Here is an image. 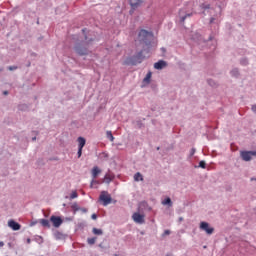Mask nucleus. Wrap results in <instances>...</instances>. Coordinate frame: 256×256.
I'll return each instance as SVG.
<instances>
[{
	"label": "nucleus",
	"instance_id": "9",
	"mask_svg": "<svg viewBox=\"0 0 256 256\" xmlns=\"http://www.w3.org/2000/svg\"><path fill=\"white\" fill-rule=\"evenodd\" d=\"M8 226L11 229H13L14 231H18L21 228V225L18 222L14 221V220H9L8 221Z\"/></svg>",
	"mask_w": 256,
	"mask_h": 256
},
{
	"label": "nucleus",
	"instance_id": "18",
	"mask_svg": "<svg viewBox=\"0 0 256 256\" xmlns=\"http://www.w3.org/2000/svg\"><path fill=\"white\" fill-rule=\"evenodd\" d=\"M162 204L172 206V200L170 199V197H167L165 200H163Z\"/></svg>",
	"mask_w": 256,
	"mask_h": 256
},
{
	"label": "nucleus",
	"instance_id": "2",
	"mask_svg": "<svg viewBox=\"0 0 256 256\" xmlns=\"http://www.w3.org/2000/svg\"><path fill=\"white\" fill-rule=\"evenodd\" d=\"M99 200L101 202H103V206H107V205L111 204L112 197L107 191H102L99 196Z\"/></svg>",
	"mask_w": 256,
	"mask_h": 256
},
{
	"label": "nucleus",
	"instance_id": "10",
	"mask_svg": "<svg viewBox=\"0 0 256 256\" xmlns=\"http://www.w3.org/2000/svg\"><path fill=\"white\" fill-rule=\"evenodd\" d=\"M166 66H167V64H166V62L163 61V60H160V61H158V62H156V63L154 64V68H155L156 70H162V69L165 68Z\"/></svg>",
	"mask_w": 256,
	"mask_h": 256
},
{
	"label": "nucleus",
	"instance_id": "21",
	"mask_svg": "<svg viewBox=\"0 0 256 256\" xmlns=\"http://www.w3.org/2000/svg\"><path fill=\"white\" fill-rule=\"evenodd\" d=\"M106 135H107V138L110 139L111 142L114 141V136L112 135V132H111V131H107V132H106Z\"/></svg>",
	"mask_w": 256,
	"mask_h": 256
},
{
	"label": "nucleus",
	"instance_id": "29",
	"mask_svg": "<svg viewBox=\"0 0 256 256\" xmlns=\"http://www.w3.org/2000/svg\"><path fill=\"white\" fill-rule=\"evenodd\" d=\"M167 235H170V230H165V232H164V236H167Z\"/></svg>",
	"mask_w": 256,
	"mask_h": 256
},
{
	"label": "nucleus",
	"instance_id": "24",
	"mask_svg": "<svg viewBox=\"0 0 256 256\" xmlns=\"http://www.w3.org/2000/svg\"><path fill=\"white\" fill-rule=\"evenodd\" d=\"M77 197H78V193L76 191H73L71 193L70 199L73 200V199H76Z\"/></svg>",
	"mask_w": 256,
	"mask_h": 256
},
{
	"label": "nucleus",
	"instance_id": "33",
	"mask_svg": "<svg viewBox=\"0 0 256 256\" xmlns=\"http://www.w3.org/2000/svg\"><path fill=\"white\" fill-rule=\"evenodd\" d=\"M254 180L256 181V178H251V181H254Z\"/></svg>",
	"mask_w": 256,
	"mask_h": 256
},
{
	"label": "nucleus",
	"instance_id": "20",
	"mask_svg": "<svg viewBox=\"0 0 256 256\" xmlns=\"http://www.w3.org/2000/svg\"><path fill=\"white\" fill-rule=\"evenodd\" d=\"M93 234L94 235H102V229H98V228H93Z\"/></svg>",
	"mask_w": 256,
	"mask_h": 256
},
{
	"label": "nucleus",
	"instance_id": "3",
	"mask_svg": "<svg viewBox=\"0 0 256 256\" xmlns=\"http://www.w3.org/2000/svg\"><path fill=\"white\" fill-rule=\"evenodd\" d=\"M253 156H256V150L255 151H241L242 160L245 162H250L252 160Z\"/></svg>",
	"mask_w": 256,
	"mask_h": 256
},
{
	"label": "nucleus",
	"instance_id": "17",
	"mask_svg": "<svg viewBox=\"0 0 256 256\" xmlns=\"http://www.w3.org/2000/svg\"><path fill=\"white\" fill-rule=\"evenodd\" d=\"M134 180L136 182L138 181H143V175L140 173V172H137L135 175H134Z\"/></svg>",
	"mask_w": 256,
	"mask_h": 256
},
{
	"label": "nucleus",
	"instance_id": "31",
	"mask_svg": "<svg viewBox=\"0 0 256 256\" xmlns=\"http://www.w3.org/2000/svg\"><path fill=\"white\" fill-rule=\"evenodd\" d=\"M3 246H4V242L0 241V247H3Z\"/></svg>",
	"mask_w": 256,
	"mask_h": 256
},
{
	"label": "nucleus",
	"instance_id": "6",
	"mask_svg": "<svg viewBox=\"0 0 256 256\" xmlns=\"http://www.w3.org/2000/svg\"><path fill=\"white\" fill-rule=\"evenodd\" d=\"M144 57H143V51H140L136 56H134L132 58V65L136 66L137 64H141L143 61Z\"/></svg>",
	"mask_w": 256,
	"mask_h": 256
},
{
	"label": "nucleus",
	"instance_id": "4",
	"mask_svg": "<svg viewBox=\"0 0 256 256\" xmlns=\"http://www.w3.org/2000/svg\"><path fill=\"white\" fill-rule=\"evenodd\" d=\"M200 229L205 231L208 235H212L214 233V228L210 227L209 223L205 221L200 223Z\"/></svg>",
	"mask_w": 256,
	"mask_h": 256
},
{
	"label": "nucleus",
	"instance_id": "32",
	"mask_svg": "<svg viewBox=\"0 0 256 256\" xmlns=\"http://www.w3.org/2000/svg\"><path fill=\"white\" fill-rule=\"evenodd\" d=\"M4 95H8V92L7 91H4V93H3Z\"/></svg>",
	"mask_w": 256,
	"mask_h": 256
},
{
	"label": "nucleus",
	"instance_id": "35",
	"mask_svg": "<svg viewBox=\"0 0 256 256\" xmlns=\"http://www.w3.org/2000/svg\"><path fill=\"white\" fill-rule=\"evenodd\" d=\"M92 182H93V183H96V181H95V180H93Z\"/></svg>",
	"mask_w": 256,
	"mask_h": 256
},
{
	"label": "nucleus",
	"instance_id": "28",
	"mask_svg": "<svg viewBox=\"0 0 256 256\" xmlns=\"http://www.w3.org/2000/svg\"><path fill=\"white\" fill-rule=\"evenodd\" d=\"M91 218H92L93 220H96V219H97V214L93 213L92 216H91Z\"/></svg>",
	"mask_w": 256,
	"mask_h": 256
},
{
	"label": "nucleus",
	"instance_id": "30",
	"mask_svg": "<svg viewBox=\"0 0 256 256\" xmlns=\"http://www.w3.org/2000/svg\"><path fill=\"white\" fill-rule=\"evenodd\" d=\"M252 111H253L254 113H256V104H254V105L252 106Z\"/></svg>",
	"mask_w": 256,
	"mask_h": 256
},
{
	"label": "nucleus",
	"instance_id": "34",
	"mask_svg": "<svg viewBox=\"0 0 256 256\" xmlns=\"http://www.w3.org/2000/svg\"><path fill=\"white\" fill-rule=\"evenodd\" d=\"M36 140V137H33V141H35Z\"/></svg>",
	"mask_w": 256,
	"mask_h": 256
},
{
	"label": "nucleus",
	"instance_id": "7",
	"mask_svg": "<svg viewBox=\"0 0 256 256\" xmlns=\"http://www.w3.org/2000/svg\"><path fill=\"white\" fill-rule=\"evenodd\" d=\"M50 221L53 223V226L55 228H59L63 223V220L61 219V217L55 216V215L51 216Z\"/></svg>",
	"mask_w": 256,
	"mask_h": 256
},
{
	"label": "nucleus",
	"instance_id": "16",
	"mask_svg": "<svg viewBox=\"0 0 256 256\" xmlns=\"http://www.w3.org/2000/svg\"><path fill=\"white\" fill-rule=\"evenodd\" d=\"M40 224L43 226V227H46V228H50V223H49V220L48 219H40Z\"/></svg>",
	"mask_w": 256,
	"mask_h": 256
},
{
	"label": "nucleus",
	"instance_id": "25",
	"mask_svg": "<svg viewBox=\"0 0 256 256\" xmlns=\"http://www.w3.org/2000/svg\"><path fill=\"white\" fill-rule=\"evenodd\" d=\"M201 8H202L203 10H209V9H210V5H209V4H202V5H201Z\"/></svg>",
	"mask_w": 256,
	"mask_h": 256
},
{
	"label": "nucleus",
	"instance_id": "19",
	"mask_svg": "<svg viewBox=\"0 0 256 256\" xmlns=\"http://www.w3.org/2000/svg\"><path fill=\"white\" fill-rule=\"evenodd\" d=\"M97 237H91L87 239L89 245H94L96 242Z\"/></svg>",
	"mask_w": 256,
	"mask_h": 256
},
{
	"label": "nucleus",
	"instance_id": "13",
	"mask_svg": "<svg viewBox=\"0 0 256 256\" xmlns=\"http://www.w3.org/2000/svg\"><path fill=\"white\" fill-rule=\"evenodd\" d=\"M77 141H78V143H79V145H78V148L79 149H83V147L85 146V144H86V139L84 138V137H78V139H77Z\"/></svg>",
	"mask_w": 256,
	"mask_h": 256
},
{
	"label": "nucleus",
	"instance_id": "26",
	"mask_svg": "<svg viewBox=\"0 0 256 256\" xmlns=\"http://www.w3.org/2000/svg\"><path fill=\"white\" fill-rule=\"evenodd\" d=\"M82 148H78V158H80L81 157V155H82Z\"/></svg>",
	"mask_w": 256,
	"mask_h": 256
},
{
	"label": "nucleus",
	"instance_id": "5",
	"mask_svg": "<svg viewBox=\"0 0 256 256\" xmlns=\"http://www.w3.org/2000/svg\"><path fill=\"white\" fill-rule=\"evenodd\" d=\"M145 216L143 214H140L139 212H135L132 215V219L137 224H144L145 223Z\"/></svg>",
	"mask_w": 256,
	"mask_h": 256
},
{
	"label": "nucleus",
	"instance_id": "12",
	"mask_svg": "<svg viewBox=\"0 0 256 256\" xmlns=\"http://www.w3.org/2000/svg\"><path fill=\"white\" fill-rule=\"evenodd\" d=\"M114 180V175L111 173H107L104 177V182L109 184Z\"/></svg>",
	"mask_w": 256,
	"mask_h": 256
},
{
	"label": "nucleus",
	"instance_id": "22",
	"mask_svg": "<svg viewBox=\"0 0 256 256\" xmlns=\"http://www.w3.org/2000/svg\"><path fill=\"white\" fill-rule=\"evenodd\" d=\"M192 15H193V13H188V14H186L185 16L181 17V22L184 23L185 20H186L187 18H189V17H192Z\"/></svg>",
	"mask_w": 256,
	"mask_h": 256
},
{
	"label": "nucleus",
	"instance_id": "8",
	"mask_svg": "<svg viewBox=\"0 0 256 256\" xmlns=\"http://www.w3.org/2000/svg\"><path fill=\"white\" fill-rule=\"evenodd\" d=\"M75 52L80 56H86L88 55V50L85 47H82L80 44H77L75 46Z\"/></svg>",
	"mask_w": 256,
	"mask_h": 256
},
{
	"label": "nucleus",
	"instance_id": "23",
	"mask_svg": "<svg viewBox=\"0 0 256 256\" xmlns=\"http://www.w3.org/2000/svg\"><path fill=\"white\" fill-rule=\"evenodd\" d=\"M199 167L202 168V169H206V162L204 160H201L199 162Z\"/></svg>",
	"mask_w": 256,
	"mask_h": 256
},
{
	"label": "nucleus",
	"instance_id": "1",
	"mask_svg": "<svg viewBox=\"0 0 256 256\" xmlns=\"http://www.w3.org/2000/svg\"><path fill=\"white\" fill-rule=\"evenodd\" d=\"M152 37H153L152 32L142 29V30H140V32L138 34V41L141 44H145L146 47L150 48V46H151L150 39Z\"/></svg>",
	"mask_w": 256,
	"mask_h": 256
},
{
	"label": "nucleus",
	"instance_id": "36",
	"mask_svg": "<svg viewBox=\"0 0 256 256\" xmlns=\"http://www.w3.org/2000/svg\"><path fill=\"white\" fill-rule=\"evenodd\" d=\"M167 256H170L169 254Z\"/></svg>",
	"mask_w": 256,
	"mask_h": 256
},
{
	"label": "nucleus",
	"instance_id": "27",
	"mask_svg": "<svg viewBox=\"0 0 256 256\" xmlns=\"http://www.w3.org/2000/svg\"><path fill=\"white\" fill-rule=\"evenodd\" d=\"M16 69H17L16 66H9V71H14V70H16Z\"/></svg>",
	"mask_w": 256,
	"mask_h": 256
},
{
	"label": "nucleus",
	"instance_id": "11",
	"mask_svg": "<svg viewBox=\"0 0 256 256\" xmlns=\"http://www.w3.org/2000/svg\"><path fill=\"white\" fill-rule=\"evenodd\" d=\"M101 173V169L98 167V166H94L92 168V171H91V174H92V177L93 179H96L97 176Z\"/></svg>",
	"mask_w": 256,
	"mask_h": 256
},
{
	"label": "nucleus",
	"instance_id": "15",
	"mask_svg": "<svg viewBox=\"0 0 256 256\" xmlns=\"http://www.w3.org/2000/svg\"><path fill=\"white\" fill-rule=\"evenodd\" d=\"M151 78H152V72L149 71L146 77L143 79V83L147 85L150 84Z\"/></svg>",
	"mask_w": 256,
	"mask_h": 256
},
{
	"label": "nucleus",
	"instance_id": "14",
	"mask_svg": "<svg viewBox=\"0 0 256 256\" xmlns=\"http://www.w3.org/2000/svg\"><path fill=\"white\" fill-rule=\"evenodd\" d=\"M142 4L141 0H130V5L132 8H137Z\"/></svg>",
	"mask_w": 256,
	"mask_h": 256
}]
</instances>
